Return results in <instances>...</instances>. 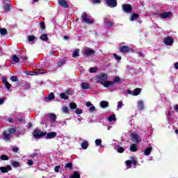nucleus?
I'll return each instance as SVG.
<instances>
[{
	"label": "nucleus",
	"mask_w": 178,
	"mask_h": 178,
	"mask_svg": "<svg viewBox=\"0 0 178 178\" xmlns=\"http://www.w3.org/2000/svg\"><path fill=\"white\" fill-rule=\"evenodd\" d=\"M151 151H152V147L146 148L144 151V155H145L146 156H148V155H149L151 154Z\"/></svg>",
	"instance_id": "25"
},
{
	"label": "nucleus",
	"mask_w": 178,
	"mask_h": 178,
	"mask_svg": "<svg viewBox=\"0 0 178 178\" xmlns=\"http://www.w3.org/2000/svg\"><path fill=\"white\" fill-rule=\"evenodd\" d=\"M174 67H175V69H176L177 70H178V62H177V63H175L174 64Z\"/></svg>",
	"instance_id": "63"
},
{
	"label": "nucleus",
	"mask_w": 178,
	"mask_h": 178,
	"mask_svg": "<svg viewBox=\"0 0 178 178\" xmlns=\"http://www.w3.org/2000/svg\"><path fill=\"white\" fill-rule=\"evenodd\" d=\"M4 87L9 91L10 90V87H12V85L9 82H6L4 83Z\"/></svg>",
	"instance_id": "37"
},
{
	"label": "nucleus",
	"mask_w": 178,
	"mask_h": 178,
	"mask_svg": "<svg viewBox=\"0 0 178 178\" xmlns=\"http://www.w3.org/2000/svg\"><path fill=\"white\" fill-rule=\"evenodd\" d=\"M70 108L71 109H76L77 108V104H76V103H70Z\"/></svg>",
	"instance_id": "43"
},
{
	"label": "nucleus",
	"mask_w": 178,
	"mask_h": 178,
	"mask_svg": "<svg viewBox=\"0 0 178 178\" xmlns=\"http://www.w3.org/2000/svg\"><path fill=\"white\" fill-rule=\"evenodd\" d=\"M84 54L86 56H91L95 54V51L91 49H88L84 51Z\"/></svg>",
	"instance_id": "14"
},
{
	"label": "nucleus",
	"mask_w": 178,
	"mask_h": 178,
	"mask_svg": "<svg viewBox=\"0 0 178 178\" xmlns=\"http://www.w3.org/2000/svg\"><path fill=\"white\" fill-rule=\"evenodd\" d=\"M174 108L175 109V111H177L178 112V104H176Z\"/></svg>",
	"instance_id": "64"
},
{
	"label": "nucleus",
	"mask_w": 178,
	"mask_h": 178,
	"mask_svg": "<svg viewBox=\"0 0 178 178\" xmlns=\"http://www.w3.org/2000/svg\"><path fill=\"white\" fill-rule=\"evenodd\" d=\"M140 93H141V88H136L132 91V95H134V97H137V95H140Z\"/></svg>",
	"instance_id": "17"
},
{
	"label": "nucleus",
	"mask_w": 178,
	"mask_h": 178,
	"mask_svg": "<svg viewBox=\"0 0 178 178\" xmlns=\"http://www.w3.org/2000/svg\"><path fill=\"white\" fill-rule=\"evenodd\" d=\"M40 39L42 40V41H47V40H48V35L45 33L44 34H42L40 37Z\"/></svg>",
	"instance_id": "34"
},
{
	"label": "nucleus",
	"mask_w": 178,
	"mask_h": 178,
	"mask_svg": "<svg viewBox=\"0 0 178 178\" xmlns=\"http://www.w3.org/2000/svg\"><path fill=\"white\" fill-rule=\"evenodd\" d=\"M98 70L97 67H91L89 70L90 73H96V72Z\"/></svg>",
	"instance_id": "48"
},
{
	"label": "nucleus",
	"mask_w": 178,
	"mask_h": 178,
	"mask_svg": "<svg viewBox=\"0 0 178 178\" xmlns=\"http://www.w3.org/2000/svg\"><path fill=\"white\" fill-rule=\"evenodd\" d=\"M107 23H108V27H113V24H112V22L108 21Z\"/></svg>",
	"instance_id": "61"
},
{
	"label": "nucleus",
	"mask_w": 178,
	"mask_h": 178,
	"mask_svg": "<svg viewBox=\"0 0 178 178\" xmlns=\"http://www.w3.org/2000/svg\"><path fill=\"white\" fill-rule=\"evenodd\" d=\"M80 172L79 171H74L73 174H72L69 178H80Z\"/></svg>",
	"instance_id": "19"
},
{
	"label": "nucleus",
	"mask_w": 178,
	"mask_h": 178,
	"mask_svg": "<svg viewBox=\"0 0 178 178\" xmlns=\"http://www.w3.org/2000/svg\"><path fill=\"white\" fill-rule=\"evenodd\" d=\"M34 161H33V160H28L27 161V165H29V166H31L32 165H33Z\"/></svg>",
	"instance_id": "55"
},
{
	"label": "nucleus",
	"mask_w": 178,
	"mask_h": 178,
	"mask_svg": "<svg viewBox=\"0 0 178 178\" xmlns=\"http://www.w3.org/2000/svg\"><path fill=\"white\" fill-rule=\"evenodd\" d=\"M122 105H123V102L120 101L118 103V108H119V109H120L122 108Z\"/></svg>",
	"instance_id": "56"
},
{
	"label": "nucleus",
	"mask_w": 178,
	"mask_h": 178,
	"mask_svg": "<svg viewBox=\"0 0 178 178\" xmlns=\"http://www.w3.org/2000/svg\"><path fill=\"white\" fill-rule=\"evenodd\" d=\"M0 159H1V161H9V157L5 154H3L1 156Z\"/></svg>",
	"instance_id": "41"
},
{
	"label": "nucleus",
	"mask_w": 178,
	"mask_h": 178,
	"mask_svg": "<svg viewBox=\"0 0 178 178\" xmlns=\"http://www.w3.org/2000/svg\"><path fill=\"white\" fill-rule=\"evenodd\" d=\"M92 106V104H91V102H88L86 103V106L90 107V106Z\"/></svg>",
	"instance_id": "62"
},
{
	"label": "nucleus",
	"mask_w": 178,
	"mask_h": 178,
	"mask_svg": "<svg viewBox=\"0 0 178 178\" xmlns=\"http://www.w3.org/2000/svg\"><path fill=\"white\" fill-rule=\"evenodd\" d=\"M12 166H13L14 168H19V166H20V163H19V161H13L12 163Z\"/></svg>",
	"instance_id": "36"
},
{
	"label": "nucleus",
	"mask_w": 178,
	"mask_h": 178,
	"mask_svg": "<svg viewBox=\"0 0 178 178\" xmlns=\"http://www.w3.org/2000/svg\"><path fill=\"white\" fill-rule=\"evenodd\" d=\"M89 110L90 112H94V111H95V106H92V107H90Z\"/></svg>",
	"instance_id": "59"
},
{
	"label": "nucleus",
	"mask_w": 178,
	"mask_h": 178,
	"mask_svg": "<svg viewBox=\"0 0 178 178\" xmlns=\"http://www.w3.org/2000/svg\"><path fill=\"white\" fill-rule=\"evenodd\" d=\"M10 80H11V81H14V82L19 81V79H17V76H16L15 75L10 76Z\"/></svg>",
	"instance_id": "45"
},
{
	"label": "nucleus",
	"mask_w": 178,
	"mask_h": 178,
	"mask_svg": "<svg viewBox=\"0 0 178 178\" xmlns=\"http://www.w3.org/2000/svg\"><path fill=\"white\" fill-rule=\"evenodd\" d=\"M109 122H115L116 120V117L115 115L108 117Z\"/></svg>",
	"instance_id": "42"
},
{
	"label": "nucleus",
	"mask_w": 178,
	"mask_h": 178,
	"mask_svg": "<svg viewBox=\"0 0 178 178\" xmlns=\"http://www.w3.org/2000/svg\"><path fill=\"white\" fill-rule=\"evenodd\" d=\"M0 33L1 35H6V34L8 33V30H6V29L4 28H1L0 26Z\"/></svg>",
	"instance_id": "32"
},
{
	"label": "nucleus",
	"mask_w": 178,
	"mask_h": 178,
	"mask_svg": "<svg viewBox=\"0 0 178 178\" xmlns=\"http://www.w3.org/2000/svg\"><path fill=\"white\" fill-rule=\"evenodd\" d=\"M100 106L101 108H108L109 106V102L106 101H102L100 102Z\"/></svg>",
	"instance_id": "22"
},
{
	"label": "nucleus",
	"mask_w": 178,
	"mask_h": 178,
	"mask_svg": "<svg viewBox=\"0 0 178 178\" xmlns=\"http://www.w3.org/2000/svg\"><path fill=\"white\" fill-rule=\"evenodd\" d=\"M63 112H64V113H69V108H67V106L63 107Z\"/></svg>",
	"instance_id": "50"
},
{
	"label": "nucleus",
	"mask_w": 178,
	"mask_h": 178,
	"mask_svg": "<svg viewBox=\"0 0 178 178\" xmlns=\"http://www.w3.org/2000/svg\"><path fill=\"white\" fill-rule=\"evenodd\" d=\"M138 108L140 111H143L144 109V102L143 101H138Z\"/></svg>",
	"instance_id": "24"
},
{
	"label": "nucleus",
	"mask_w": 178,
	"mask_h": 178,
	"mask_svg": "<svg viewBox=\"0 0 178 178\" xmlns=\"http://www.w3.org/2000/svg\"><path fill=\"white\" fill-rule=\"evenodd\" d=\"M0 170L2 173H8V172L12 170V167L10 165L0 167Z\"/></svg>",
	"instance_id": "13"
},
{
	"label": "nucleus",
	"mask_w": 178,
	"mask_h": 178,
	"mask_svg": "<svg viewBox=\"0 0 178 178\" xmlns=\"http://www.w3.org/2000/svg\"><path fill=\"white\" fill-rule=\"evenodd\" d=\"M83 149H87L88 148V141H84L81 144Z\"/></svg>",
	"instance_id": "30"
},
{
	"label": "nucleus",
	"mask_w": 178,
	"mask_h": 178,
	"mask_svg": "<svg viewBox=\"0 0 178 178\" xmlns=\"http://www.w3.org/2000/svg\"><path fill=\"white\" fill-rule=\"evenodd\" d=\"M46 136L48 140L55 138V137H56V132H49Z\"/></svg>",
	"instance_id": "18"
},
{
	"label": "nucleus",
	"mask_w": 178,
	"mask_h": 178,
	"mask_svg": "<svg viewBox=\"0 0 178 178\" xmlns=\"http://www.w3.org/2000/svg\"><path fill=\"white\" fill-rule=\"evenodd\" d=\"M58 3L62 8H65V9L69 8V3L66 0H58Z\"/></svg>",
	"instance_id": "12"
},
{
	"label": "nucleus",
	"mask_w": 178,
	"mask_h": 178,
	"mask_svg": "<svg viewBox=\"0 0 178 178\" xmlns=\"http://www.w3.org/2000/svg\"><path fill=\"white\" fill-rule=\"evenodd\" d=\"M82 22H83L84 23H87L88 24H94V21L92 19H88V15L86 12L83 13Z\"/></svg>",
	"instance_id": "7"
},
{
	"label": "nucleus",
	"mask_w": 178,
	"mask_h": 178,
	"mask_svg": "<svg viewBox=\"0 0 178 178\" xmlns=\"http://www.w3.org/2000/svg\"><path fill=\"white\" fill-rule=\"evenodd\" d=\"M95 143L97 147H99V145H101V144H102V140L96 139Z\"/></svg>",
	"instance_id": "44"
},
{
	"label": "nucleus",
	"mask_w": 178,
	"mask_h": 178,
	"mask_svg": "<svg viewBox=\"0 0 178 178\" xmlns=\"http://www.w3.org/2000/svg\"><path fill=\"white\" fill-rule=\"evenodd\" d=\"M12 151H13V152L17 153V152H19V147H13Z\"/></svg>",
	"instance_id": "54"
},
{
	"label": "nucleus",
	"mask_w": 178,
	"mask_h": 178,
	"mask_svg": "<svg viewBox=\"0 0 178 178\" xmlns=\"http://www.w3.org/2000/svg\"><path fill=\"white\" fill-rule=\"evenodd\" d=\"M33 136L34 138H41V137L47 136V132H42L41 129L36 128L33 132Z\"/></svg>",
	"instance_id": "2"
},
{
	"label": "nucleus",
	"mask_w": 178,
	"mask_h": 178,
	"mask_svg": "<svg viewBox=\"0 0 178 178\" xmlns=\"http://www.w3.org/2000/svg\"><path fill=\"white\" fill-rule=\"evenodd\" d=\"M45 99H48V101H52V99H55V95L54 92H51L47 97H45Z\"/></svg>",
	"instance_id": "23"
},
{
	"label": "nucleus",
	"mask_w": 178,
	"mask_h": 178,
	"mask_svg": "<svg viewBox=\"0 0 178 178\" xmlns=\"http://www.w3.org/2000/svg\"><path fill=\"white\" fill-rule=\"evenodd\" d=\"M120 81H121L120 77L115 76L114 78L113 81H109L110 83H108V88H112V87H113V86H115V83H120Z\"/></svg>",
	"instance_id": "10"
},
{
	"label": "nucleus",
	"mask_w": 178,
	"mask_h": 178,
	"mask_svg": "<svg viewBox=\"0 0 178 178\" xmlns=\"http://www.w3.org/2000/svg\"><path fill=\"white\" fill-rule=\"evenodd\" d=\"M44 70H42V69L39 70V72H38L39 74H44Z\"/></svg>",
	"instance_id": "60"
},
{
	"label": "nucleus",
	"mask_w": 178,
	"mask_h": 178,
	"mask_svg": "<svg viewBox=\"0 0 178 178\" xmlns=\"http://www.w3.org/2000/svg\"><path fill=\"white\" fill-rule=\"evenodd\" d=\"M9 134H14V133H16V128H10L8 130Z\"/></svg>",
	"instance_id": "46"
},
{
	"label": "nucleus",
	"mask_w": 178,
	"mask_h": 178,
	"mask_svg": "<svg viewBox=\"0 0 178 178\" xmlns=\"http://www.w3.org/2000/svg\"><path fill=\"white\" fill-rule=\"evenodd\" d=\"M131 160H127L125 161V163L127 165H128L129 168H131V164L134 165V166H137V163H138V161H137V157L136 156H131Z\"/></svg>",
	"instance_id": "3"
},
{
	"label": "nucleus",
	"mask_w": 178,
	"mask_h": 178,
	"mask_svg": "<svg viewBox=\"0 0 178 178\" xmlns=\"http://www.w3.org/2000/svg\"><path fill=\"white\" fill-rule=\"evenodd\" d=\"M108 80V74L105 73H102L100 75L96 77V83H99V84H102L106 88H109L110 81Z\"/></svg>",
	"instance_id": "1"
},
{
	"label": "nucleus",
	"mask_w": 178,
	"mask_h": 178,
	"mask_svg": "<svg viewBox=\"0 0 178 178\" xmlns=\"http://www.w3.org/2000/svg\"><path fill=\"white\" fill-rule=\"evenodd\" d=\"M93 4L101 3V0H92Z\"/></svg>",
	"instance_id": "57"
},
{
	"label": "nucleus",
	"mask_w": 178,
	"mask_h": 178,
	"mask_svg": "<svg viewBox=\"0 0 178 178\" xmlns=\"http://www.w3.org/2000/svg\"><path fill=\"white\" fill-rule=\"evenodd\" d=\"M79 52H80V49H77L74 50V53L72 54V57L79 58V56H80V54H79Z\"/></svg>",
	"instance_id": "26"
},
{
	"label": "nucleus",
	"mask_w": 178,
	"mask_h": 178,
	"mask_svg": "<svg viewBox=\"0 0 178 178\" xmlns=\"http://www.w3.org/2000/svg\"><path fill=\"white\" fill-rule=\"evenodd\" d=\"M59 169H60V165H56L54 168L56 173H59Z\"/></svg>",
	"instance_id": "53"
},
{
	"label": "nucleus",
	"mask_w": 178,
	"mask_h": 178,
	"mask_svg": "<svg viewBox=\"0 0 178 178\" xmlns=\"http://www.w3.org/2000/svg\"><path fill=\"white\" fill-rule=\"evenodd\" d=\"M118 152H119V154H123V152H124V148H123L122 146H118Z\"/></svg>",
	"instance_id": "39"
},
{
	"label": "nucleus",
	"mask_w": 178,
	"mask_h": 178,
	"mask_svg": "<svg viewBox=\"0 0 178 178\" xmlns=\"http://www.w3.org/2000/svg\"><path fill=\"white\" fill-rule=\"evenodd\" d=\"M75 113H76V115H81V113H83V110L77 108L75 110Z\"/></svg>",
	"instance_id": "49"
},
{
	"label": "nucleus",
	"mask_w": 178,
	"mask_h": 178,
	"mask_svg": "<svg viewBox=\"0 0 178 178\" xmlns=\"http://www.w3.org/2000/svg\"><path fill=\"white\" fill-rule=\"evenodd\" d=\"M154 15H157L161 19H168L170 17V15H172V11L165 12V13H154Z\"/></svg>",
	"instance_id": "4"
},
{
	"label": "nucleus",
	"mask_w": 178,
	"mask_h": 178,
	"mask_svg": "<svg viewBox=\"0 0 178 178\" xmlns=\"http://www.w3.org/2000/svg\"><path fill=\"white\" fill-rule=\"evenodd\" d=\"M2 82L3 84H6V83H8V79H6V77L2 78Z\"/></svg>",
	"instance_id": "58"
},
{
	"label": "nucleus",
	"mask_w": 178,
	"mask_h": 178,
	"mask_svg": "<svg viewBox=\"0 0 178 178\" xmlns=\"http://www.w3.org/2000/svg\"><path fill=\"white\" fill-rule=\"evenodd\" d=\"M65 169H70V170H73V164L72 163H67L65 165Z\"/></svg>",
	"instance_id": "28"
},
{
	"label": "nucleus",
	"mask_w": 178,
	"mask_h": 178,
	"mask_svg": "<svg viewBox=\"0 0 178 178\" xmlns=\"http://www.w3.org/2000/svg\"><path fill=\"white\" fill-rule=\"evenodd\" d=\"M35 40V36L34 35H29L28 38V41L29 42H33V41Z\"/></svg>",
	"instance_id": "40"
},
{
	"label": "nucleus",
	"mask_w": 178,
	"mask_h": 178,
	"mask_svg": "<svg viewBox=\"0 0 178 178\" xmlns=\"http://www.w3.org/2000/svg\"><path fill=\"white\" fill-rule=\"evenodd\" d=\"M40 27L42 30V31H44V30H45L46 27H45V22H41L40 23Z\"/></svg>",
	"instance_id": "38"
},
{
	"label": "nucleus",
	"mask_w": 178,
	"mask_h": 178,
	"mask_svg": "<svg viewBox=\"0 0 178 178\" xmlns=\"http://www.w3.org/2000/svg\"><path fill=\"white\" fill-rule=\"evenodd\" d=\"M131 138L134 143H140V136H138V134H137L136 133L131 134Z\"/></svg>",
	"instance_id": "9"
},
{
	"label": "nucleus",
	"mask_w": 178,
	"mask_h": 178,
	"mask_svg": "<svg viewBox=\"0 0 178 178\" xmlns=\"http://www.w3.org/2000/svg\"><path fill=\"white\" fill-rule=\"evenodd\" d=\"M22 87H26V90H30V88L31 86H30V83L29 82H25L22 83Z\"/></svg>",
	"instance_id": "35"
},
{
	"label": "nucleus",
	"mask_w": 178,
	"mask_h": 178,
	"mask_svg": "<svg viewBox=\"0 0 178 178\" xmlns=\"http://www.w3.org/2000/svg\"><path fill=\"white\" fill-rule=\"evenodd\" d=\"M122 10L125 13H131L133 12V6L131 4H123L122 5Z\"/></svg>",
	"instance_id": "5"
},
{
	"label": "nucleus",
	"mask_w": 178,
	"mask_h": 178,
	"mask_svg": "<svg viewBox=\"0 0 178 178\" xmlns=\"http://www.w3.org/2000/svg\"><path fill=\"white\" fill-rule=\"evenodd\" d=\"M163 42L165 45H172L174 42L173 38H170V37H166L164 40Z\"/></svg>",
	"instance_id": "11"
},
{
	"label": "nucleus",
	"mask_w": 178,
	"mask_h": 178,
	"mask_svg": "<svg viewBox=\"0 0 178 178\" xmlns=\"http://www.w3.org/2000/svg\"><path fill=\"white\" fill-rule=\"evenodd\" d=\"M81 86L82 90H90V88H91V87H90V83L86 82H82L81 83Z\"/></svg>",
	"instance_id": "16"
},
{
	"label": "nucleus",
	"mask_w": 178,
	"mask_h": 178,
	"mask_svg": "<svg viewBox=\"0 0 178 178\" xmlns=\"http://www.w3.org/2000/svg\"><path fill=\"white\" fill-rule=\"evenodd\" d=\"M3 139L6 141H10V135L6 131H3Z\"/></svg>",
	"instance_id": "15"
},
{
	"label": "nucleus",
	"mask_w": 178,
	"mask_h": 178,
	"mask_svg": "<svg viewBox=\"0 0 178 178\" xmlns=\"http://www.w3.org/2000/svg\"><path fill=\"white\" fill-rule=\"evenodd\" d=\"M105 3L108 8H116L118 6V0H105Z\"/></svg>",
	"instance_id": "6"
},
{
	"label": "nucleus",
	"mask_w": 178,
	"mask_h": 178,
	"mask_svg": "<svg viewBox=\"0 0 178 178\" xmlns=\"http://www.w3.org/2000/svg\"><path fill=\"white\" fill-rule=\"evenodd\" d=\"M31 158H32L33 159H35V161L38 159V154L37 153L33 154L32 155H31Z\"/></svg>",
	"instance_id": "47"
},
{
	"label": "nucleus",
	"mask_w": 178,
	"mask_h": 178,
	"mask_svg": "<svg viewBox=\"0 0 178 178\" xmlns=\"http://www.w3.org/2000/svg\"><path fill=\"white\" fill-rule=\"evenodd\" d=\"M13 60L15 63H19L20 62V58L16 56V54L13 55Z\"/></svg>",
	"instance_id": "27"
},
{
	"label": "nucleus",
	"mask_w": 178,
	"mask_h": 178,
	"mask_svg": "<svg viewBox=\"0 0 178 178\" xmlns=\"http://www.w3.org/2000/svg\"><path fill=\"white\" fill-rule=\"evenodd\" d=\"M119 51L120 54H129V51H131V48L129 47V46L122 45L120 47Z\"/></svg>",
	"instance_id": "8"
},
{
	"label": "nucleus",
	"mask_w": 178,
	"mask_h": 178,
	"mask_svg": "<svg viewBox=\"0 0 178 178\" xmlns=\"http://www.w3.org/2000/svg\"><path fill=\"white\" fill-rule=\"evenodd\" d=\"M129 149H130L131 152H137V149H138L137 145H136L134 143L131 144Z\"/></svg>",
	"instance_id": "21"
},
{
	"label": "nucleus",
	"mask_w": 178,
	"mask_h": 178,
	"mask_svg": "<svg viewBox=\"0 0 178 178\" xmlns=\"http://www.w3.org/2000/svg\"><path fill=\"white\" fill-rule=\"evenodd\" d=\"M138 17H140V15H138L137 13H133L131 15L130 21L134 22V20H137V19H138Z\"/></svg>",
	"instance_id": "20"
},
{
	"label": "nucleus",
	"mask_w": 178,
	"mask_h": 178,
	"mask_svg": "<svg viewBox=\"0 0 178 178\" xmlns=\"http://www.w3.org/2000/svg\"><path fill=\"white\" fill-rule=\"evenodd\" d=\"M63 65H65V60H61L60 61L58 62V66L59 67H60V66H63Z\"/></svg>",
	"instance_id": "52"
},
{
	"label": "nucleus",
	"mask_w": 178,
	"mask_h": 178,
	"mask_svg": "<svg viewBox=\"0 0 178 178\" xmlns=\"http://www.w3.org/2000/svg\"><path fill=\"white\" fill-rule=\"evenodd\" d=\"M60 99H69V96H67V95H66V93L62 92L60 95Z\"/></svg>",
	"instance_id": "29"
},
{
	"label": "nucleus",
	"mask_w": 178,
	"mask_h": 178,
	"mask_svg": "<svg viewBox=\"0 0 178 178\" xmlns=\"http://www.w3.org/2000/svg\"><path fill=\"white\" fill-rule=\"evenodd\" d=\"M49 116L50 118V119H51V120H53V122H56V115L54 113H51L50 114H49Z\"/></svg>",
	"instance_id": "31"
},
{
	"label": "nucleus",
	"mask_w": 178,
	"mask_h": 178,
	"mask_svg": "<svg viewBox=\"0 0 178 178\" xmlns=\"http://www.w3.org/2000/svg\"><path fill=\"white\" fill-rule=\"evenodd\" d=\"M113 56H114L115 59H116L117 60H122V57L118 56V54H114Z\"/></svg>",
	"instance_id": "51"
},
{
	"label": "nucleus",
	"mask_w": 178,
	"mask_h": 178,
	"mask_svg": "<svg viewBox=\"0 0 178 178\" xmlns=\"http://www.w3.org/2000/svg\"><path fill=\"white\" fill-rule=\"evenodd\" d=\"M3 9L6 12H9L10 10V3H5L3 6Z\"/></svg>",
	"instance_id": "33"
}]
</instances>
